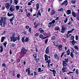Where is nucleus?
<instances>
[{"mask_svg": "<svg viewBox=\"0 0 79 79\" xmlns=\"http://www.w3.org/2000/svg\"><path fill=\"white\" fill-rule=\"evenodd\" d=\"M6 20V17H2L1 18V19H0V25L2 26V23H5V21Z\"/></svg>", "mask_w": 79, "mask_h": 79, "instance_id": "obj_1", "label": "nucleus"}, {"mask_svg": "<svg viewBox=\"0 0 79 79\" xmlns=\"http://www.w3.org/2000/svg\"><path fill=\"white\" fill-rule=\"evenodd\" d=\"M15 6L14 5H12L10 6L9 10L11 12H13L15 10Z\"/></svg>", "mask_w": 79, "mask_h": 79, "instance_id": "obj_2", "label": "nucleus"}, {"mask_svg": "<svg viewBox=\"0 0 79 79\" xmlns=\"http://www.w3.org/2000/svg\"><path fill=\"white\" fill-rule=\"evenodd\" d=\"M30 69L31 68H28L26 70V73H27V72L28 71L27 74L28 76H30L31 75V74H30L31 73V70H30Z\"/></svg>", "mask_w": 79, "mask_h": 79, "instance_id": "obj_3", "label": "nucleus"}, {"mask_svg": "<svg viewBox=\"0 0 79 79\" xmlns=\"http://www.w3.org/2000/svg\"><path fill=\"white\" fill-rule=\"evenodd\" d=\"M68 1L67 0H65L63 2L61 5H65V6H66L67 5H68Z\"/></svg>", "mask_w": 79, "mask_h": 79, "instance_id": "obj_4", "label": "nucleus"}, {"mask_svg": "<svg viewBox=\"0 0 79 79\" xmlns=\"http://www.w3.org/2000/svg\"><path fill=\"white\" fill-rule=\"evenodd\" d=\"M10 4H9V2H7L6 4L5 7L7 10H8V9H9L10 7Z\"/></svg>", "mask_w": 79, "mask_h": 79, "instance_id": "obj_5", "label": "nucleus"}, {"mask_svg": "<svg viewBox=\"0 0 79 79\" xmlns=\"http://www.w3.org/2000/svg\"><path fill=\"white\" fill-rule=\"evenodd\" d=\"M19 40H20V38H19V36L18 37L15 38H14V39L13 40V42H16V41H17V40H18V41H19Z\"/></svg>", "mask_w": 79, "mask_h": 79, "instance_id": "obj_6", "label": "nucleus"}, {"mask_svg": "<svg viewBox=\"0 0 79 79\" xmlns=\"http://www.w3.org/2000/svg\"><path fill=\"white\" fill-rule=\"evenodd\" d=\"M64 32H65V27L64 26H62L61 32L63 33Z\"/></svg>", "mask_w": 79, "mask_h": 79, "instance_id": "obj_7", "label": "nucleus"}, {"mask_svg": "<svg viewBox=\"0 0 79 79\" xmlns=\"http://www.w3.org/2000/svg\"><path fill=\"white\" fill-rule=\"evenodd\" d=\"M62 62L63 66H68V64L66 63L67 62H66L65 61L62 60Z\"/></svg>", "mask_w": 79, "mask_h": 79, "instance_id": "obj_8", "label": "nucleus"}, {"mask_svg": "<svg viewBox=\"0 0 79 79\" xmlns=\"http://www.w3.org/2000/svg\"><path fill=\"white\" fill-rule=\"evenodd\" d=\"M49 48V46H48L46 48V51H45V53L46 54H48V53H49V50H48Z\"/></svg>", "mask_w": 79, "mask_h": 79, "instance_id": "obj_9", "label": "nucleus"}, {"mask_svg": "<svg viewBox=\"0 0 79 79\" xmlns=\"http://www.w3.org/2000/svg\"><path fill=\"white\" fill-rule=\"evenodd\" d=\"M62 48V45L60 44L58 47V50H59V51H61L62 50V48Z\"/></svg>", "mask_w": 79, "mask_h": 79, "instance_id": "obj_10", "label": "nucleus"}, {"mask_svg": "<svg viewBox=\"0 0 79 79\" xmlns=\"http://www.w3.org/2000/svg\"><path fill=\"white\" fill-rule=\"evenodd\" d=\"M39 15L40 16H41V13H40V10H39L37 14L36 17L38 18Z\"/></svg>", "mask_w": 79, "mask_h": 79, "instance_id": "obj_11", "label": "nucleus"}, {"mask_svg": "<svg viewBox=\"0 0 79 79\" xmlns=\"http://www.w3.org/2000/svg\"><path fill=\"white\" fill-rule=\"evenodd\" d=\"M67 15L71 14V10H68L67 11Z\"/></svg>", "mask_w": 79, "mask_h": 79, "instance_id": "obj_12", "label": "nucleus"}, {"mask_svg": "<svg viewBox=\"0 0 79 79\" xmlns=\"http://www.w3.org/2000/svg\"><path fill=\"white\" fill-rule=\"evenodd\" d=\"M72 15L74 18H76V13L73 11L72 12Z\"/></svg>", "mask_w": 79, "mask_h": 79, "instance_id": "obj_13", "label": "nucleus"}, {"mask_svg": "<svg viewBox=\"0 0 79 79\" xmlns=\"http://www.w3.org/2000/svg\"><path fill=\"white\" fill-rule=\"evenodd\" d=\"M70 43H71L73 45H74L75 44V41H74V40H73L72 41H70Z\"/></svg>", "mask_w": 79, "mask_h": 79, "instance_id": "obj_14", "label": "nucleus"}, {"mask_svg": "<svg viewBox=\"0 0 79 79\" xmlns=\"http://www.w3.org/2000/svg\"><path fill=\"white\" fill-rule=\"evenodd\" d=\"M55 30H56V31H60V27H55L54 28Z\"/></svg>", "mask_w": 79, "mask_h": 79, "instance_id": "obj_15", "label": "nucleus"}, {"mask_svg": "<svg viewBox=\"0 0 79 79\" xmlns=\"http://www.w3.org/2000/svg\"><path fill=\"white\" fill-rule=\"evenodd\" d=\"M39 30L40 31V32L41 33H43V32H44V30H43L41 28H40Z\"/></svg>", "mask_w": 79, "mask_h": 79, "instance_id": "obj_16", "label": "nucleus"}, {"mask_svg": "<svg viewBox=\"0 0 79 79\" xmlns=\"http://www.w3.org/2000/svg\"><path fill=\"white\" fill-rule=\"evenodd\" d=\"M24 39H25V36H23L22 39V42H23V44H24L25 42Z\"/></svg>", "mask_w": 79, "mask_h": 79, "instance_id": "obj_17", "label": "nucleus"}, {"mask_svg": "<svg viewBox=\"0 0 79 79\" xmlns=\"http://www.w3.org/2000/svg\"><path fill=\"white\" fill-rule=\"evenodd\" d=\"M36 10L37 11H38L39 10V3H37L36 4Z\"/></svg>", "mask_w": 79, "mask_h": 79, "instance_id": "obj_18", "label": "nucleus"}, {"mask_svg": "<svg viewBox=\"0 0 79 79\" xmlns=\"http://www.w3.org/2000/svg\"><path fill=\"white\" fill-rule=\"evenodd\" d=\"M12 15L14 16V14H10L9 12L7 13V16H11Z\"/></svg>", "mask_w": 79, "mask_h": 79, "instance_id": "obj_19", "label": "nucleus"}, {"mask_svg": "<svg viewBox=\"0 0 79 79\" xmlns=\"http://www.w3.org/2000/svg\"><path fill=\"white\" fill-rule=\"evenodd\" d=\"M65 69H66L65 67H63L62 69V71L63 73H65V72H66V70Z\"/></svg>", "mask_w": 79, "mask_h": 79, "instance_id": "obj_20", "label": "nucleus"}, {"mask_svg": "<svg viewBox=\"0 0 79 79\" xmlns=\"http://www.w3.org/2000/svg\"><path fill=\"white\" fill-rule=\"evenodd\" d=\"M66 53L67 55H69L70 54V51H69V49L66 51Z\"/></svg>", "mask_w": 79, "mask_h": 79, "instance_id": "obj_21", "label": "nucleus"}, {"mask_svg": "<svg viewBox=\"0 0 79 79\" xmlns=\"http://www.w3.org/2000/svg\"><path fill=\"white\" fill-rule=\"evenodd\" d=\"M10 42H13V40L15 39V37L14 36H12L11 37V36L10 37Z\"/></svg>", "mask_w": 79, "mask_h": 79, "instance_id": "obj_22", "label": "nucleus"}, {"mask_svg": "<svg viewBox=\"0 0 79 79\" xmlns=\"http://www.w3.org/2000/svg\"><path fill=\"white\" fill-rule=\"evenodd\" d=\"M15 8L16 9V10L17 11H18V10H19V8H20V6H15Z\"/></svg>", "mask_w": 79, "mask_h": 79, "instance_id": "obj_23", "label": "nucleus"}, {"mask_svg": "<svg viewBox=\"0 0 79 79\" xmlns=\"http://www.w3.org/2000/svg\"><path fill=\"white\" fill-rule=\"evenodd\" d=\"M52 72L53 73V74L54 75V76L55 77V76H56L55 74H56V71H55V70H53Z\"/></svg>", "mask_w": 79, "mask_h": 79, "instance_id": "obj_24", "label": "nucleus"}, {"mask_svg": "<svg viewBox=\"0 0 79 79\" xmlns=\"http://www.w3.org/2000/svg\"><path fill=\"white\" fill-rule=\"evenodd\" d=\"M1 49L0 50L1 52L2 53V52L3 51V46H1L0 47Z\"/></svg>", "mask_w": 79, "mask_h": 79, "instance_id": "obj_25", "label": "nucleus"}, {"mask_svg": "<svg viewBox=\"0 0 79 79\" xmlns=\"http://www.w3.org/2000/svg\"><path fill=\"white\" fill-rule=\"evenodd\" d=\"M58 54H56L55 55H54V57H55V58H58V60H59V58H60V57H57V56H57Z\"/></svg>", "mask_w": 79, "mask_h": 79, "instance_id": "obj_26", "label": "nucleus"}, {"mask_svg": "<svg viewBox=\"0 0 79 79\" xmlns=\"http://www.w3.org/2000/svg\"><path fill=\"white\" fill-rule=\"evenodd\" d=\"M69 33H68H68L67 34V37H68V38L69 37H70V36H71V34H69Z\"/></svg>", "mask_w": 79, "mask_h": 79, "instance_id": "obj_27", "label": "nucleus"}, {"mask_svg": "<svg viewBox=\"0 0 79 79\" xmlns=\"http://www.w3.org/2000/svg\"><path fill=\"white\" fill-rule=\"evenodd\" d=\"M54 45H55L56 47H58V44L56 42H54L53 43Z\"/></svg>", "mask_w": 79, "mask_h": 79, "instance_id": "obj_28", "label": "nucleus"}, {"mask_svg": "<svg viewBox=\"0 0 79 79\" xmlns=\"http://www.w3.org/2000/svg\"><path fill=\"white\" fill-rule=\"evenodd\" d=\"M15 19V17L13 16L11 19H10V22H12L13 20Z\"/></svg>", "mask_w": 79, "mask_h": 79, "instance_id": "obj_29", "label": "nucleus"}, {"mask_svg": "<svg viewBox=\"0 0 79 79\" xmlns=\"http://www.w3.org/2000/svg\"><path fill=\"white\" fill-rule=\"evenodd\" d=\"M64 61H65V62H66V63H68V62L69 61V59H68V58H65Z\"/></svg>", "mask_w": 79, "mask_h": 79, "instance_id": "obj_30", "label": "nucleus"}, {"mask_svg": "<svg viewBox=\"0 0 79 79\" xmlns=\"http://www.w3.org/2000/svg\"><path fill=\"white\" fill-rule=\"evenodd\" d=\"M74 29H75L74 28H73L71 29V30L70 31H68V33H70V32H72L73 31H74Z\"/></svg>", "mask_w": 79, "mask_h": 79, "instance_id": "obj_31", "label": "nucleus"}, {"mask_svg": "<svg viewBox=\"0 0 79 79\" xmlns=\"http://www.w3.org/2000/svg\"><path fill=\"white\" fill-rule=\"evenodd\" d=\"M5 39V37H2L1 38V42H3V40H4V39Z\"/></svg>", "mask_w": 79, "mask_h": 79, "instance_id": "obj_32", "label": "nucleus"}, {"mask_svg": "<svg viewBox=\"0 0 79 79\" xmlns=\"http://www.w3.org/2000/svg\"><path fill=\"white\" fill-rule=\"evenodd\" d=\"M76 2V0H72L71 2V3L72 4H73V3H75Z\"/></svg>", "mask_w": 79, "mask_h": 79, "instance_id": "obj_33", "label": "nucleus"}, {"mask_svg": "<svg viewBox=\"0 0 79 79\" xmlns=\"http://www.w3.org/2000/svg\"><path fill=\"white\" fill-rule=\"evenodd\" d=\"M14 3L15 5H17L18 3V0H14Z\"/></svg>", "mask_w": 79, "mask_h": 79, "instance_id": "obj_34", "label": "nucleus"}, {"mask_svg": "<svg viewBox=\"0 0 79 79\" xmlns=\"http://www.w3.org/2000/svg\"><path fill=\"white\" fill-rule=\"evenodd\" d=\"M70 55L73 58V51L71 52L70 53Z\"/></svg>", "mask_w": 79, "mask_h": 79, "instance_id": "obj_35", "label": "nucleus"}, {"mask_svg": "<svg viewBox=\"0 0 79 79\" xmlns=\"http://www.w3.org/2000/svg\"><path fill=\"white\" fill-rule=\"evenodd\" d=\"M24 42H29V39L28 38H26L24 40Z\"/></svg>", "mask_w": 79, "mask_h": 79, "instance_id": "obj_36", "label": "nucleus"}, {"mask_svg": "<svg viewBox=\"0 0 79 79\" xmlns=\"http://www.w3.org/2000/svg\"><path fill=\"white\" fill-rule=\"evenodd\" d=\"M55 39V37L54 36H53L51 37V40H54Z\"/></svg>", "mask_w": 79, "mask_h": 79, "instance_id": "obj_37", "label": "nucleus"}, {"mask_svg": "<svg viewBox=\"0 0 79 79\" xmlns=\"http://www.w3.org/2000/svg\"><path fill=\"white\" fill-rule=\"evenodd\" d=\"M63 9L62 7H61L60 9L58 10V11H63Z\"/></svg>", "mask_w": 79, "mask_h": 79, "instance_id": "obj_38", "label": "nucleus"}, {"mask_svg": "<svg viewBox=\"0 0 79 79\" xmlns=\"http://www.w3.org/2000/svg\"><path fill=\"white\" fill-rule=\"evenodd\" d=\"M30 16H31V14H30L29 13H28L27 14V17H29Z\"/></svg>", "mask_w": 79, "mask_h": 79, "instance_id": "obj_39", "label": "nucleus"}, {"mask_svg": "<svg viewBox=\"0 0 79 79\" xmlns=\"http://www.w3.org/2000/svg\"><path fill=\"white\" fill-rule=\"evenodd\" d=\"M55 13V11L54 10H53L52 11V15H54Z\"/></svg>", "mask_w": 79, "mask_h": 79, "instance_id": "obj_40", "label": "nucleus"}, {"mask_svg": "<svg viewBox=\"0 0 79 79\" xmlns=\"http://www.w3.org/2000/svg\"><path fill=\"white\" fill-rule=\"evenodd\" d=\"M75 73L77 75H78V74H79V72H78V69H77L76 70Z\"/></svg>", "mask_w": 79, "mask_h": 79, "instance_id": "obj_41", "label": "nucleus"}, {"mask_svg": "<svg viewBox=\"0 0 79 79\" xmlns=\"http://www.w3.org/2000/svg\"><path fill=\"white\" fill-rule=\"evenodd\" d=\"M6 44H7V42H6V41L5 43H3V45L5 48H6Z\"/></svg>", "mask_w": 79, "mask_h": 79, "instance_id": "obj_42", "label": "nucleus"}, {"mask_svg": "<svg viewBox=\"0 0 79 79\" xmlns=\"http://www.w3.org/2000/svg\"><path fill=\"white\" fill-rule=\"evenodd\" d=\"M74 39V36H72L71 37V40H73Z\"/></svg>", "mask_w": 79, "mask_h": 79, "instance_id": "obj_43", "label": "nucleus"}, {"mask_svg": "<svg viewBox=\"0 0 79 79\" xmlns=\"http://www.w3.org/2000/svg\"><path fill=\"white\" fill-rule=\"evenodd\" d=\"M39 26V23H37L35 25V28H37V26Z\"/></svg>", "mask_w": 79, "mask_h": 79, "instance_id": "obj_44", "label": "nucleus"}, {"mask_svg": "<svg viewBox=\"0 0 79 79\" xmlns=\"http://www.w3.org/2000/svg\"><path fill=\"white\" fill-rule=\"evenodd\" d=\"M10 47H15V46H16V44H11L10 45Z\"/></svg>", "mask_w": 79, "mask_h": 79, "instance_id": "obj_45", "label": "nucleus"}, {"mask_svg": "<svg viewBox=\"0 0 79 79\" xmlns=\"http://www.w3.org/2000/svg\"><path fill=\"white\" fill-rule=\"evenodd\" d=\"M52 23H49L48 25V27H51V26H52Z\"/></svg>", "mask_w": 79, "mask_h": 79, "instance_id": "obj_46", "label": "nucleus"}, {"mask_svg": "<svg viewBox=\"0 0 79 79\" xmlns=\"http://www.w3.org/2000/svg\"><path fill=\"white\" fill-rule=\"evenodd\" d=\"M74 48L76 50H79V48L77 46H74Z\"/></svg>", "mask_w": 79, "mask_h": 79, "instance_id": "obj_47", "label": "nucleus"}, {"mask_svg": "<svg viewBox=\"0 0 79 79\" xmlns=\"http://www.w3.org/2000/svg\"><path fill=\"white\" fill-rule=\"evenodd\" d=\"M55 23V20H53L52 22L51 23V24H54Z\"/></svg>", "mask_w": 79, "mask_h": 79, "instance_id": "obj_48", "label": "nucleus"}, {"mask_svg": "<svg viewBox=\"0 0 79 79\" xmlns=\"http://www.w3.org/2000/svg\"><path fill=\"white\" fill-rule=\"evenodd\" d=\"M20 77V74H18L17 75V77L18 78V79H19V77Z\"/></svg>", "mask_w": 79, "mask_h": 79, "instance_id": "obj_49", "label": "nucleus"}, {"mask_svg": "<svg viewBox=\"0 0 79 79\" xmlns=\"http://www.w3.org/2000/svg\"><path fill=\"white\" fill-rule=\"evenodd\" d=\"M64 23H66L67 21H68V18H66V19H65V20H64Z\"/></svg>", "mask_w": 79, "mask_h": 79, "instance_id": "obj_50", "label": "nucleus"}, {"mask_svg": "<svg viewBox=\"0 0 79 79\" xmlns=\"http://www.w3.org/2000/svg\"><path fill=\"white\" fill-rule=\"evenodd\" d=\"M2 66H3V67H6V64H5L4 63H3L2 64Z\"/></svg>", "mask_w": 79, "mask_h": 79, "instance_id": "obj_51", "label": "nucleus"}, {"mask_svg": "<svg viewBox=\"0 0 79 79\" xmlns=\"http://www.w3.org/2000/svg\"><path fill=\"white\" fill-rule=\"evenodd\" d=\"M40 38H41V39H42V38H43V37H44V36H43V35H40Z\"/></svg>", "mask_w": 79, "mask_h": 79, "instance_id": "obj_52", "label": "nucleus"}, {"mask_svg": "<svg viewBox=\"0 0 79 79\" xmlns=\"http://www.w3.org/2000/svg\"><path fill=\"white\" fill-rule=\"evenodd\" d=\"M38 72L40 73V72H41V68H38Z\"/></svg>", "mask_w": 79, "mask_h": 79, "instance_id": "obj_53", "label": "nucleus"}, {"mask_svg": "<svg viewBox=\"0 0 79 79\" xmlns=\"http://www.w3.org/2000/svg\"><path fill=\"white\" fill-rule=\"evenodd\" d=\"M28 31L30 32V33L31 34V27H29Z\"/></svg>", "mask_w": 79, "mask_h": 79, "instance_id": "obj_54", "label": "nucleus"}, {"mask_svg": "<svg viewBox=\"0 0 79 79\" xmlns=\"http://www.w3.org/2000/svg\"><path fill=\"white\" fill-rule=\"evenodd\" d=\"M39 34L38 33H37L35 35V36H36V37H38V36H39Z\"/></svg>", "mask_w": 79, "mask_h": 79, "instance_id": "obj_55", "label": "nucleus"}, {"mask_svg": "<svg viewBox=\"0 0 79 79\" xmlns=\"http://www.w3.org/2000/svg\"><path fill=\"white\" fill-rule=\"evenodd\" d=\"M26 52H27V50H24L23 52V53H24V54H25V53H26Z\"/></svg>", "mask_w": 79, "mask_h": 79, "instance_id": "obj_56", "label": "nucleus"}, {"mask_svg": "<svg viewBox=\"0 0 79 79\" xmlns=\"http://www.w3.org/2000/svg\"><path fill=\"white\" fill-rule=\"evenodd\" d=\"M6 25V22H4L3 23V26L4 27H5V25Z\"/></svg>", "mask_w": 79, "mask_h": 79, "instance_id": "obj_57", "label": "nucleus"}, {"mask_svg": "<svg viewBox=\"0 0 79 79\" xmlns=\"http://www.w3.org/2000/svg\"><path fill=\"white\" fill-rule=\"evenodd\" d=\"M76 40H78V36L77 35L76 36Z\"/></svg>", "mask_w": 79, "mask_h": 79, "instance_id": "obj_58", "label": "nucleus"}, {"mask_svg": "<svg viewBox=\"0 0 79 79\" xmlns=\"http://www.w3.org/2000/svg\"><path fill=\"white\" fill-rule=\"evenodd\" d=\"M48 60V58L46 57L45 58V61H47Z\"/></svg>", "mask_w": 79, "mask_h": 79, "instance_id": "obj_59", "label": "nucleus"}, {"mask_svg": "<svg viewBox=\"0 0 79 79\" xmlns=\"http://www.w3.org/2000/svg\"><path fill=\"white\" fill-rule=\"evenodd\" d=\"M48 42V39H47V40H46L45 41V44H47Z\"/></svg>", "mask_w": 79, "mask_h": 79, "instance_id": "obj_60", "label": "nucleus"}, {"mask_svg": "<svg viewBox=\"0 0 79 79\" xmlns=\"http://www.w3.org/2000/svg\"><path fill=\"white\" fill-rule=\"evenodd\" d=\"M58 19H59V17H56V19H55V20L56 21L57 20H58Z\"/></svg>", "mask_w": 79, "mask_h": 79, "instance_id": "obj_61", "label": "nucleus"}, {"mask_svg": "<svg viewBox=\"0 0 79 79\" xmlns=\"http://www.w3.org/2000/svg\"><path fill=\"white\" fill-rule=\"evenodd\" d=\"M44 35H48V34L46 33H44Z\"/></svg>", "mask_w": 79, "mask_h": 79, "instance_id": "obj_62", "label": "nucleus"}, {"mask_svg": "<svg viewBox=\"0 0 79 79\" xmlns=\"http://www.w3.org/2000/svg\"><path fill=\"white\" fill-rule=\"evenodd\" d=\"M29 26H26V29H29Z\"/></svg>", "mask_w": 79, "mask_h": 79, "instance_id": "obj_63", "label": "nucleus"}, {"mask_svg": "<svg viewBox=\"0 0 79 79\" xmlns=\"http://www.w3.org/2000/svg\"><path fill=\"white\" fill-rule=\"evenodd\" d=\"M77 20H78V21L79 20V15H78L77 17Z\"/></svg>", "mask_w": 79, "mask_h": 79, "instance_id": "obj_64", "label": "nucleus"}]
</instances>
